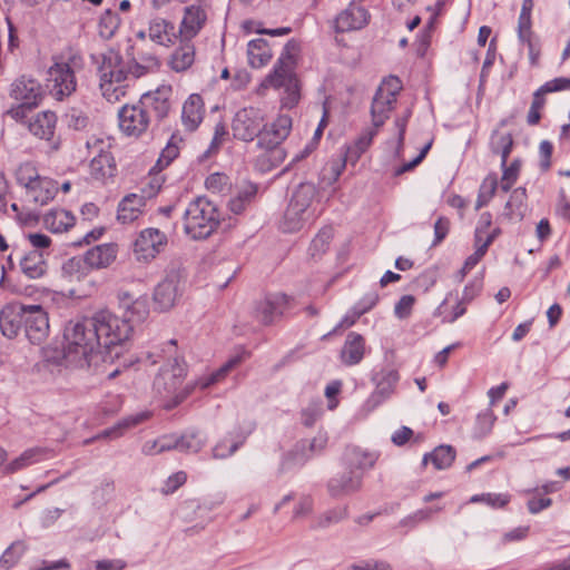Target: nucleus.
I'll list each match as a JSON object with an SVG mask.
<instances>
[{"label": "nucleus", "instance_id": "1", "mask_svg": "<svg viewBox=\"0 0 570 570\" xmlns=\"http://www.w3.org/2000/svg\"><path fill=\"white\" fill-rule=\"evenodd\" d=\"M146 357L153 365L157 364L160 360L166 361L155 377L154 389L156 393L165 400L164 407L167 410H171L179 405L191 393L195 386H199L202 390H205L212 384L218 382L243 360L240 355H236L208 377L200 379L194 385H186L180 389L187 375V364L184 357L178 353L176 340L166 342L155 352H148Z\"/></svg>", "mask_w": 570, "mask_h": 570}, {"label": "nucleus", "instance_id": "2", "mask_svg": "<svg viewBox=\"0 0 570 570\" xmlns=\"http://www.w3.org/2000/svg\"><path fill=\"white\" fill-rule=\"evenodd\" d=\"M90 317L70 321L63 333V360L67 366L89 367L94 357L100 354V341Z\"/></svg>", "mask_w": 570, "mask_h": 570}, {"label": "nucleus", "instance_id": "3", "mask_svg": "<svg viewBox=\"0 0 570 570\" xmlns=\"http://www.w3.org/2000/svg\"><path fill=\"white\" fill-rule=\"evenodd\" d=\"M90 318L100 341V354H105L102 358H118L132 333V325L107 309L95 313Z\"/></svg>", "mask_w": 570, "mask_h": 570}, {"label": "nucleus", "instance_id": "4", "mask_svg": "<svg viewBox=\"0 0 570 570\" xmlns=\"http://www.w3.org/2000/svg\"><path fill=\"white\" fill-rule=\"evenodd\" d=\"M82 67V56L72 48H67L52 57V65L48 69V81L50 92L57 100H63L76 91V73Z\"/></svg>", "mask_w": 570, "mask_h": 570}, {"label": "nucleus", "instance_id": "5", "mask_svg": "<svg viewBox=\"0 0 570 570\" xmlns=\"http://www.w3.org/2000/svg\"><path fill=\"white\" fill-rule=\"evenodd\" d=\"M99 86L102 96L110 102L118 101L126 94L129 63L112 49L102 52L98 59Z\"/></svg>", "mask_w": 570, "mask_h": 570}, {"label": "nucleus", "instance_id": "6", "mask_svg": "<svg viewBox=\"0 0 570 570\" xmlns=\"http://www.w3.org/2000/svg\"><path fill=\"white\" fill-rule=\"evenodd\" d=\"M183 223L184 232L191 239H206L220 225V213L212 200L205 196H197L188 203Z\"/></svg>", "mask_w": 570, "mask_h": 570}, {"label": "nucleus", "instance_id": "7", "mask_svg": "<svg viewBox=\"0 0 570 570\" xmlns=\"http://www.w3.org/2000/svg\"><path fill=\"white\" fill-rule=\"evenodd\" d=\"M295 50V42L288 41L285 45L273 71L267 76L265 82L274 88H285L296 101L297 80L294 72Z\"/></svg>", "mask_w": 570, "mask_h": 570}, {"label": "nucleus", "instance_id": "8", "mask_svg": "<svg viewBox=\"0 0 570 570\" xmlns=\"http://www.w3.org/2000/svg\"><path fill=\"white\" fill-rule=\"evenodd\" d=\"M185 286L183 271L171 267L166 271L164 278L154 289V303L159 311L170 309L181 296Z\"/></svg>", "mask_w": 570, "mask_h": 570}, {"label": "nucleus", "instance_id": "9", "mask_svg": "<svg viewBox=\"0 0 570 570\" xmlns=\"http://www.w3.org/2000/svg\"><path fill=\"white\" fill-rule=\"evenodd\" d=\"M508 122V119H502L492 130L489 148L492 154L499 155L501 158V167L503 169L501 178H517L520 174L522 163L520 159H513L510 165H507L508 156L513 146L512 135L502 130V127Z\"/></svg>", "mask_w": 570, "mask_h": 570}, {"label": "nucleus", "instance_id": "10", "mask_svg": "<svg viewBox=\"0 0 570 570\" xmlns=\"http://www.w3.org/2000/svg\"><path fill=\"white\" fill-rule=\"evenodd\" d=\"M86 147L89 154L94 155L89 164L90 175L94 178H114L117 167L111 153L107 150L109 144L102 138L91 137L87 140Z\"/></svg>", "mask_w": 570, "mask_h": 570}, {"label": "nucleus", "instance_id": "11", "mask_svg": "<svg viewBox=\"0 0 570 570\" xmlns=\"http://www.w3.org/2000/svg\"><path fill=\"white\" fill-rule=\"evenodd\" d=\"M159 180H150L140 194L131 193L125 196L118 205L117 219L121 224L136 220L146 205V200L153 198L160 190Z\"/></svg>", "mask_w": 570, "mask_h": 570}, {"label": "nucleus", "instance_id": "12", "mask_svg": "<svg viewBox=\"0 0 570 570\" xmlns=\"http://www.w3.org/2000/svg\"><path fill=\"white\" fill-rule=\"evenodd\" d=\"M336 180H318L316 185L314 180H303L294 189L289 203H297L296 207L303 212H311L309 207L313 202H321L328 198L335 190L334 183Z\"/></svg>", "mask_w": 570, "mask_h": 570}, {"label": "nucleus", "instance_id": "13", "mask_svg": "<svg viewBox=\"0 0 570 570\" xmlns=\"http://www.w3.org/2000/svg\"><path fill=\"white\" fill-rule=\"evenodd\" d=\"M119 128L130 137H139L150 126L151 117L138 101L134 105H125L118 112Z\"/></svg>", "mask_w": 570, "mask_h": 570}, {"label": "nucleus", "instance_id": "14", "mask_svg": "<svg viewBox=\"0 0 570 570\" xmlns=\"http://www.w3.org/2000/svg\"><path fill=\"white\" fill-rule=\"evenodd\" d=\"M361 0H352L333 20V29L337 33L358 31L364 29L371 20L368 10L362 6Z\"/></svg>", "mask_w": 570, "mask_h": 570}, {"label": "nucleus", "instance_id": "15", "mask_svg": "<svg viewBox=\"0 0 570 570\" xmlns=\"http://www.w3.org/2000/svg\"><path fill=\"white\" fill-rule=\"evenodd\" d=\"M262 127L261 111L253 107L238 110L232 124L234 137L244 141H252L255 137L259 138Z\"/></svg>", "mask_w": 570, "mask_h": 570}, {"label": "nucleus", "instance_id": "16", "mask_svg": "<svg viewBox=\"0 0 570 570\" xmlns=\"http://www.w3.org/2000/svg\"><path fill=\"white\" fill-rule=\"evenodd\" d=\"M291 297L283 293L267 294L263 299L256 302L254 316L264 325H271L279 320L289 308Z\"/></svg>", "mask_w": 570, "mask_h": 570}, {"label": "nucleus", "instance_id": "17", "mask_svg": "<svg viewBox=\"0 0 570 570\" xmlns=\"http://www.w3.org/2000/svg\"><path fill=\"white\" fill-rule=\"evenodd\" d=\"M49 318L41 305H26L23 332L31 344H41L49 335Z\"/></svg>", "mask_w": 570, "mask_h": 570}, {"label": "nucleus", "instance_id": "18", "mask_svg": "<svg viewBox=\"0 0 570 570\" xmlns=\"http://www.w3.org/2000/svg\"><path fill=\"white\" fill-rule=\"evenodd\" d=\"M165 233L158 228L142 229L134 243V252L138 259L150 261L159 255L167 246Z\"/></svg>", "mask_w": 570, "mask_h": 570}, {"label": "nucleus", "instance_id": "19", "mask_svg": "<svg viewBox=\"0 0 570 570\" xmlns=\"http://www.w3.org/2000/svg\"><path fill=\"white\" fill-rule=\"evenodd\" d=\"M173 89L170 86H160L154 91L144 94L139 102L150 115L154 114L156 120H164L171 109Z\"/></svg>", "mask_w": 570, "mask_h": 570}, {"label": "nucleus", "instance_id": "20", "mask_svg": "<svg viewBox=\"0 0 570 570\" xmlns=\"http://www.w3.org/2000/svg\"><path fill=\"white\" fill-rule=\"evenodd\" d=\"M291 129L292 118L288 115H279L271 125L262 127L257 145L261 148H281Z\"/></svg>", "mask_w": 570, "mask_h": 570}, {"label": "nucleus", "instance_id": "21", "mask_svg": "<svg viewBox=\"0 0 570 570\" xmlns=\"http://www.w3.org/2000/svg\"><path fill=\"white\" fill-rule=\"evenodd\" d=\"M207 21V12L202 6L191 4L184 9L178 28L180 41H191L204 28Z\"/></svg>", "mask_w": 570, "mask_h": 570}, {"label": "nucleus", "instance_id": "22", "mask_svg": "<svg viewBox=\"0 0 570 570\" xmlns=\"http://www.w3.org/2000/svg\"><path fill=\"white\" fill-rule=\"evenodd\" d=\"M362 473L346 470L332 476L327 482V492L334 498H343L357 492L362 488Z\"/></svg>", "mask_w": 570, "mask_h": 570}, {"label": "nucleus", "instance_id": "23", "mask_svg": "<svg viewBox=\"0 0 570 570\" xmlns=\"http://www.w3.org/2000/svg\"><path fill=\"white\" fill-rule=\"evenodd\" d=\"M26 305L12 302L0 311V330L8 338L16 337L23 330Z\"/></svg>", "mask_w": 570, "mask_h": 570}, {"label": "nucleus", "instance_id": "24", "mask_svg": "<svg viewBox=\"0 0 570 570\" xmlns=\"http://www.w3.org/2000/svg\"><path fill=\"white\" fill-rule=\"evenodd\" d=\"M9 95L17 101L38 106L42 99L43 91L38 80L22 76L11 83Z\"/></svg>", "mask_w": 570, "mask_h": 570}, {"label": "nucleus", "instance_id": "25", "mask_svg": "<svg viewBox=\"0 0 570 570\" xmlns=\"http://www.w3.org/2000/svg\"><path fill=\"white\" fill-rule=\"evenodd\" d=\"M119 306L124 309L122 320H128L129 324L145 321L149 314L148 301L145 296L134 297L129 292L120 291L118 293Z\"/></svg>", "mask_w": 570, "mask_h": 570}, {"label": "nucleus", "instance_id": "26", "mask_svg": "<svg viewBox=\"0 0 570 570\" xmlns=\"http://www.w3.org/2000/svg\"><path fill=\"white\" fill-rule=\"evenodd\" d=\"M24 189L27 200L36 206L48 205L58 194L55 180H27Z\"/></svg>", "mask_w": 570, "mask_h": 570}, {"label": "nucleus", "instance_id": "27", "mask_svg": "<svg viewBox=\"0 0 570 570\" xmlns=\"http://www.w3.org/2000/svg\"><path fill=\"white\" fill-rule=\"evenodd\" d=\"M327 444V436L318 433L312 440H302L295 444L293 450L288 453V459L294 464L303 465L306 461L315 454L321 453Z\"/></svg>", "mask_w": 570, "mask_h": 570}, {"label": "nucleus", "instance_id": "28", "mask_svg": "<svg viewBox=\"0 0 570 570\" xmlns=\"http://www.w3.org/2000/svg\"><path fill=\"white\" fill-rule=\"evenodd\" d=\"M342 460L346 470H354L355 472L362 473L363 476L366 470L374 466L377 461V454L358 446H347Z\"/></svg>", "mask_w": 570, "mask_h": 570}, {"label": "nucleus", "instance_id": "29", "mask_svg": "<svg viewBox=\"0 0 570 570\" xmlns=\"http://www.w3.org/2000/svg\"><path fill=\"white\" fill-rule=\"evenodd\" d=\"M178 36L175 31V24L161 17L151 18L148 22V38L164 47H169L175 43Z\"/></svg>", "mask_w": 570, "mask_h": 570}, {"label": "nucleus", "instance_id": "30", "mask_svg": "<svg viewBox=\"0 0 570 570\" xmlns=\"http://www.w3.org/2000/svg\"><path fill=\"white\" fill-rule=\"evenodd\" d=\"M205 114L204 100L200 95L191 94L183 105L181 122L186 130L195 131L202 124Z\"/></svg>", "mask_w": 570, "mask_h": 570}, {"label": "nucleus", "instance_id": "31", "mask_svg": "<svg viewBox=\"0 0 570 570\" xmlns=\"http://www.w3.org/2000/svg\"><path fill=\"white\" fill-rule=\"evenodd\" d=\"M117 245L100 244L88 249L83 255L90 269H102L110 266L117 257Z\"/></svg>", "mask_w": 570, "mask_h": 570}, {"label": "nucleus", "instance_id": "32", "mask_svg": "<svg viewBox=\"0 0 570 570\" xmlns=\"http://www.w3.org/2000/svg\"><path fill=\"white\" fill-rule=\"evenodd\" d=\"M364 353V337L356 332H350L341 350V361L347 366H353L363 360Z\"/></svg>", "mask_w": 570, "mask_h": 570}, {"label": "nucleus", "instance_id": "33", "mask_svg": "<svg viewBox=\"0 0 570 570\" xmlns=\"http://www.w3.org/2000/svg\"><path fill=\"white\" fill-rule=\"evenodd\" d=\"M53 454L52 450L42 446L30 448L23 451L17 459L11 461L6 468L7 473H14L29 465L38 463L42 460L51 458Z\"/></svg>", "mask_w": 570, "mask_h": 570}, {"label": "nucleus", "instance_id": "34", "mask_svg": "<svg viewBox=\"0 0 570 570\" xmlns=\"http://www.w3.org/2000/svg\"><path fill=\"white\" fill-rule=\"evenodd\" d=\"M297 203H288L284 215L279 222V229L283 233H296L301 230L305 223L312 217V212H303L296 207Z\"/></svg>", "mask_w": 570, "mask_h": 570}, {"label": "nucleus", "instance_id": "35", "mask_svg": "<svg viewBox=\"0 0 570 570\" xmlns=\"http://www.w3.org/2000/svg\"><path fill=\"white\" fill-rule=\"evenodd\" d=\"M21 272L30 279L42 277L47 272V263L41 250L32 249L20 257Z\"/></svg>", "mask_w": 570, "mask_h": 570}, {"label": "nucleus", "instance_id": "36", "mask_svg": "<svg viewBox=\"0 0 570 570\" xmlns=\"http://www.w3.org/2000/svg\"><path fill=\"white\" fill-rule=\"evenodd\" d=\"M56 121L53 112L41 111L29 120L28 129L33 136L49 140L53 136Z\"/></svg>", "mask_w": 570, "mask_h": 570}, {"label": "nucleus", "instance_id": "37", "mask_svg": "<svg viewBox=\"0 0 570 570\" xmlns=\"http://www.w3.org/2000/svg\"><path fill=\"white\" fill-rule=\"evenodd\" d=\"M248 63L253 68H261L272 59L269 43L262 38L250 40L247 45Z\"/></svg>", "mask_w": 570, "mask_h": 570}, {"label": "nucleus", "instance_id": "38", "mask_svg": "<svg viewBox=\"0 0 570 570\" xmlns=\"http://www.w3.org/2000/svg\"><path fill=\"white\" fill-rule=\"evenodd\" d=\"M43 224L52 233H63L75 225V216L65 209H52L45 215Z\"/></svg>", "mask_w": 570, "mask_h": 570}, {"label": "nucleus", "instance_id": "39", "mask_svg": "<svg viewBox=\"0 0 570 570\" xmlns=\"http://www.w3.org/2000/svg\"><path fill=\"white\" fill-rule=\"evenodd\" d=\"M455 459V450L451 445H439L431 453L423 456L422 464L431 461L436 470H444L451 466Z\"/></svg>", "mask_w": 570, "mask_h": 570}, {"label": "nucleus", "instance_id": "40", "mask_svg": "<svg viewBox=\"0 0 570 570\" xmlns=\"http://www.w3.org/2000/svg\"><path fill=\"white\" fill-rule=\"evenodd\" d=\"M195 60V47L190 41H180V46L173 52L170 65L175 71L187 70Z\"/></svg>", "mask_w": 570, "mask_h": 570}, {"label": "nucleus", "instance_id": "41", "mask_svg": "<svg viewBox=\"0 0 570 570\" xmlns=\"http://www.w3.org/2000/svg\"><path fill=\"white\" fill-rule=\"evenodd\" d=\"M394 105L395 101L375 92L371 105L372 124L375 128L381 127L385 122Z\"/></svg>", "mask_w": 570, "mask_h": 570}, {"label": "nucleus", "instance_id": "42", "mask_svg": "<svg viewBox=\"0 0 570 570\" xmlns=\"http://www.w3.org/2000/svg\"><path fill=\"white\" fill-rule=\"evenodd\" d=\"M264 151L257 156L255 167L261 174H266L277 167L285 158L283 148H263Z\"/></svg>", "mask_w": 570, "mask_h": 570}, {"label": "nucleus", "instance_id": "43", "mask_svg": "<svg viewBox=\"0 0 570 570\" xmlns=\"http://www.w3.org/2000/svg\"><path fill=\"white\" fill-rule=\"evenodd\" d=\"M257 194L256 185L250 181H244V186L239 188L237 194L228 202V207L234 214H240L245 210L246 206L250 204Z\"/></svg>", "mask_w": 570, "mask_h": 570}, {"label": "nucleus", "instance_id": "44", "mask_svg": "<svg viewBox=\"0 0 570 570\" xmlns=\"http://www.w3.org/2000/svg\"><path fill=\"white\" fill-rule=\"evenodd\" d=\"M62 274L71 281H80L90 273V267L83 256H73L67 259L61 267Z\"/></svg>", "mask_w": 570, "mask_h": 570}, {"label": "nucleus", "instance_id": "45", "mask_svg": "<svg viewBox=\"0 0 570 570\" xmlns=\"http://www.w3.org/2000/svg\"><path fill=\"white\" fill-rule=\"evenodd\" d=\"M348 517V508L346 505L334 507L321 513L312 525L313 529H327L334 524L342 522Z\"/></svg>", "mask_w": 570, "mask_h": 570}, {"label": "nucleus", "instance_id": "46", "mask_svg": "<svg viewBox=\"0 0 570 570\" xmlns=\"http://www.w3.org/2000/svg\"><path fill=\"white\" fill-rule=\"evenodd\" d=\"M27 551V544L17 540L12 542L0 557V570H9L18 563Z\"/></svg>", "mask_w": 570, "mask_h": 570}, {"label": "nucleus", "instance_id": "47", "mask_svg": "<svg viewBox=\"0 0 570 570\" xmlns=\"http://www.w3.org/2000/svg\"><path fill=\"white\" fill-rule=\"evenodd\" d=\"M147 419L146 413H138L135 415H130L120 420L117 424H115L110 429H106L100 436L116 439L124 434L125 431L129 430L132 426L144 422Z\"/></svg>", "mask_w": 570, "mask_h": 570}, {"label": "nucleus", "instance_id": "48", "mask_svg": "<svg viewBox=\"0 0 570 570\" xmlns=\"http://www.w3.org/2000/svg\"><path fill=\"white\" fill-rule=\"evenodd\" d=\"M63 119L68 128L73 130L82 131L92 127V121L87 112L76 107L69 108L65 114Z\"/></svg>", "mask_w": 570, "mask_h": 570}, {"label": "nucleus", "instance_id": "49", "mask_svg": "<svg viewBox=\"0 0 570 570\" xmlns=\"http://www.w3.org/2000/svg\"><path fill=\"white\" fill-rule=\"evenodd\" d=\"M178 450L183 452H198L206 442V438L196 430H189L180 436H177Z\"/></svg>", "mask_w": 570, "mask_h": 570}, {"label": "nucleus", "instance_id": "50", "mask_svg": "<svg viewBox=\"0 0 570 570\" xmlns=\"http://www.w3.org/2000/svg\"><path fill=\"white\" fill-rule=\"evenodd\" d=\"M452 297V293H449L443 302L438 306L435 311L436 316L442 317L443 323H454L459 317L463 316L466 312V307L462 301L458 299L452 311H448V303Z\"/></svg>", "mask_w": 570, "mask_h": 570}, {"label": "nucleus", "instance_id": "51", "mask_svg": "<svg viewBox=\"0 0 570 570\" xmlns=\"http://www.w3.org/2000/svg\"><path fill=\"white\" fill-rule=\"evenodd\" d=\"M525 189L522 187L514 188L505 204V214L510 218L522 217L525 210Z\"/></svg>", "mask_w": 570, "mask_h": 570}, {"label": "nucleus", "instance_id": "52", "mask_svg": "<svg viewBox=\"0 0 570 570\" xmlns=\"http://www.w3.org/2000/svg\"><path fill=\"white\" fill-rule=\"evenodd\" d=\"M375 134V129L364 130L361 134V136L356 139V141L347 147L345 154V161L356 160L368 148Z\"/></svg>", "mask_w": 570, "mask_h": 570}, {"label": "nucleus", "instance_id": "53", "mask_svg": "<svg viewBox=\"0 0 570 570\" xmlns=\"http://www.w3.org/2000/svg\"><path fill=\"white\" fill-rule=\"evenodd\" d=\"M495 420L497 416L491 409H485L484 411L480 412L476 416L473 428V438L482 439L487 436L491 432Z\"/></svg>", "mask_w": 570, "mask_h": 570}, {"label": "nucleus", "instance_id": "54", "mask_svg": "<svg viewBox=\"0 0 570 570\" xmlns=\"http://www.w3.org/2000/svg\"><path fill=\"white\" fill-rule=\"evenodd\" d=\"M120 26L119 16L111 11L106 10L99 19V33L105 39H110Z\"/></svg>", "mask_w": 570, "mask_h": 570}, {"label": "nucleus", "instance_id": "55", "mask_svg": "<svg viewBox=\"0 0 570 570\" xmlns=\"http://www.w3.org/2000/svg\"><path fill=\"white\" fill-rule=\"evenodd\" d=\"M510 494L508 493H482L472 495L470 499L471 503L483 502L491 508L500 509L505 507L510 502Z\"/></svg>", "mask_w": 570, "mask_h": 570}, {"label": "nucleus", "instance_id": "56", "mask_svg": "<svg viewBox=\"0 0 570 570\" xmlns=\"http://www.w3.org/2000/svg\"><path fill=\"white\" fill-rule=\"evenodd\" d=\"M334 236V229L331 226L323 227L318 234L313 238L309 252L312 256L324 253Z\"/></svg>", "mask_w": 570, "mask_h": 570}, {"label": "nucleus", "instance_id": "57", "mask_svg": "<svg viewBox=\"0 0 570 570\" xmlns=\"http://www.w3.org/2000/svg\"><path fill=\"white\" fill-rule=\"evenodd\" d=\"M402 89V83L397 77L390 76L382 81L376 92L396 102V97Z\"/></svg>", "mask_w": 570, "mask_h": 570}, {"label": "nucleus", "instance_id": "58", "mask_svg": "<svg viewBox=\"0 0 570 570\" xmlns=\"http://www.w3.org/2000/svg\"><path fill=\"white\" fill-rule=\"evenodd\" d=\"M532 20L531 16L520 14L518 19V38L532 51Z\"/></svg>", "mask_w": 570, "mask_h": 570}, {"label": "nucleus", "instance_id": "59", "mask_svg": "<svg viewBox=\"0 0 570 570\" xmlns=\"http://www.w3.org/2000/svg\"><path fill=\"white\" fill-rule=\"evenodd\" d=\"M432 515H433L432 508L420 509V510L415 511L414 513L403 518L399 522V525L409 528V529H413L419 523L426 522V521L431 520Z\"/></svg>", "mask_w": 570, "mask_h": 570}, {"label": "nucleus", "instance_id": "60", "mask_svg": "<svg viewBox=\"0 0 570 570\" xmlns=\"http://www.w3.org/2000/svg\"><path fill=\"white\" fill-rule=\"evenodd\" d=\"M379 294L375 291L366 293L353 307V314L361 317L372 309L379 302Z\"/></svg>", "mask_w": 570, "mask_h": 570}, {"label": "nucleus", "instance_id": "61", "mask_svg": "<svg viewBox=\"0 0 570 570\" xmlns=\"http://www.w3.org/2000/svg\"><path fill=\"white\" fill-rule=\"evenodd\" d=\"M497 183L498 180H484L482 183V185L480 186L479 196L475 205L476 209H480L490 202V199L492 198L497 190Z\"/></svg>", "mask_w": 570, "mask_h": 570}, {"label": "nucleus", "instance_id": "62", "mask_svg": "<svg viewBox=\"0 0 570 570\" xmlns=\"http://www.w3.org/2000/svg\"><path fill=\"white\" fill-rule=\"evenodd\" d=\"M254 426L250 425L247 433L245 435H243L240 438V440L238 441H234L228 449H226L224 442H220L218 443L214 449H213V455L214 458H217V459H224V458H227L229 455H232L233 453H235L237 451V449L240 446V444H243L244 440L246 439V436L253 431Z\"/></svg>", "mask_w": 570, "mask_h": 570}, {"label": "nucleus", "instance_id": "63", "mask_svg": "<svg viewBox=\"0 0 570 570\" xmlns=\"http://www.w3.org/2000/svg\"><path fill=\"white\" fill-rule=\"evenodd\" d=\"M415 304V297L413 295H403L394 306V314L400 320L407 318Z\"/></svg>", "mask_w": 570, "mask_h": 570}, {"label": "nucleus", "instance_id": "64", "mask_svg": "<svg viewBox=\"0 0 570 570\" xmlns=\"http://www.w3.org/2000/svg\"><path fill=\"white\" fill-rule=\"evenodd\" d=\"M348 570H391V566L385 561L370 559L351 564Z\"/></svg>", "mask_w": 570, "mask_h": 570}]
</instances>
